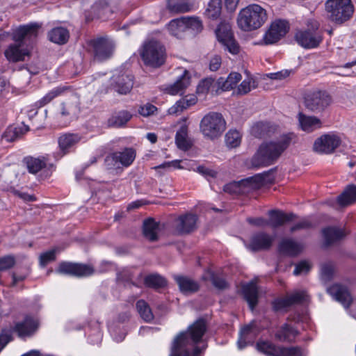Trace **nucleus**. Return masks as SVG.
<instances>
[{"label": "nucleus", "mask_w": 356, "mask_h": 356, "mask_svg": "<svg viewBox=\"0 0 356 356\" xmlns=\"http://www.w3.org/2000/svg\"><path fill=\"white\" fill-rule=\"evenodd\" d=\"M206 331V321L202 318L197 320L188 327L187 331L181 332L175 339L170 356H189V347H194L193 355L198 356L207 348V345H203L202 348L195 345L202 341Z\"/></svg>", "instance_id": "1"}, {"label": "nucleus", "mask_w": 356, "mask_h": 356, "mask_svg": "<svg viewBox=\"0 0 356 356\" xmlns=\"http://www.w3.org/2000/svg\"><path fill=\"white\" fill-rule=\"evenodd\" d=\"M295 135L292 133L281 136L276 141L263 143L251 160L254 168L272 165L289 146Z\"/></svg>", "instance_id": "2"}, {"label": "nucleus", "mask_w": 356, "mask_h": 356, "mask_svg": "<svg viewBox=\"0 0 356 356\" xmlns=\"http://www.w3.org/2000/svg\"><path fill=\"white\" fill-rule=\"evenodd\" d=\"M40 26L37 23H31L19 26L13 33L15 43L10 44L5 51L6 57L13 62L24 60L29 56V51L24 47V40L35 38Z\"/></svg>", "instance_id": "3"}, {"label": "nucleus", "mask_w": 356, "mask_h": 356, "mask_svg": "<svg viewBox=\"0 0 356 356\" xmlns=\"http://www.w3.org/2000/svg\"><path fill=\"white\" fill-rule=\"evenodd\" d=\"M266 19V10L261 6L253 3L240 11L237 22L240 29L250 31L261 27Z\"/></svg>", "instance_id": "4"}, {"label": "nucleus", "mask_w": 356, "mask_h": 356, "mask_svg": "<svg viewBox=\"0 0 356 356\" xmlns=\"http://www.w3.org/2000/svg\"><path fill=\"white\" fill-rule=\"evenodd\" d=\"M140 55L146 66L158 68L165 63V49L161 42L151 40L143 44Z\"/></svg>", "instance_id": "5"}, {"label": "nucleus", "mask_w": 356, "mask_h": 356, "mask_svg": "<svg viewBox=\"0 0 356 356\" xmlns=\"http://www.w3.org/2000/svg\"><path fill=\"white\" fill-rule=\"evenodd\" d=\"M200 129L205 138L214 140L219 138L225 131L226 122L222 114L210 112L202 119Z\"/></svg>", "instance_id": "6"}, {"label": "nucleus", "mask_w": 356, "mask_h": 356, "mask_svg": "<svg viewBox=\"0 0 356 356\" xmlns=\"http://www.w3.org/2000/svg\"><path fill=\"white\" fill-rule=\"evenodd\" d=\"M296 40L305 49L318 47L323 40V33L319 30V24L316 20H309L305 30L298 31L295 35Z\"/></svg>", "instance_id": "7"}, {"label": "nucleus", "mask_w": 356, "mask_h": 356, "mask_svg": "<svg viewBox=\"0 0 356 356\" xmlns=\"http://www.w3.org/2000/svg\"><path fill=\"white\" fill-rule=\"evenodd\" d=\"M135 158L136 151L133 148H125L123 151L107 155L104 164L107 170L118 174L122 172L124 168L130 166Z\"/></svg>", "instance_id": "8"}, {"label": "nucleus", "mask_w": 356, "mask_h": 356, "mask_svg": "<svg viewBox=\"0 0 356 356\" xmlns=\"http://www.w3.org/2000/svg\"><path fill=\"white\" fill-rule=\"evenodd\" d=\"M325 9L330 19L338 24L348 20L354 12L350 0H327Z\"/></svg>", "instance_id": "9"}, {"label": "nucleus", "mask_w": 356, "mask_h": 356, "mask_svg": "<svg viewBox=\"0 0 356 356\" xmlns=\"http://www.w3.org/2000/svg\"><path fill=\"white\" fill-rule=\"evenodd\" d=\"M332 102L331 95L325 90H314L305 97L307 109L315 114L325 112Z\"/></svg>", "instance_id": "10"}, {"label": "nucleus", "mask_w": 356, "mask_h": 356, "mask_svg": "<svg viewBox=\"0 0 356 356\" xmlns=\"http://www.w3.org/2000/svg\"><path fill=\"white\" fill-rule=\"evenodd\" d=\"M264 182V175L258 174L239 181H234L226 184L224 191L231 194L245 193L250 190L259 188Z\"/></svg>", "instance_id": "11"}, {"label": "nucleus", "mask_w": 356, "mask_h": 356, "mask_svg": "<svg viewBox=\"0 0 356 356\" xmlns=\"http://www.w3.org/2000/svg\"><path fill=\"white\" fill-rule=\"evenodd\" d=\"M216 35L218 42L223 46L225 50L234 55L239 53L240 46L234 39L229 23L221 22L216 30Z\"/></svg>", "instance_id": "12"}, {"label": "nucleus", "mask_w": 356, "mask_h": 356, "mask_svg": "<svg viewBox=\"0 0 356 356\" xmlns=\"http://www.w3.org/2000/svg\"><path fill=\"white\" fill-rule=\"evenodd\" d=\"M89 51L94 59L103 61L111 58L113 53L114 44L106 38H97L88 42Z\"/></svg>", "instance_id": "13"}, {"label": "nucleus", "mask_w": 356, "mask_h": 356, "mask_svg": "<svg viewBox=\"0 0 356 356\" xmlns=\"http://www.w3.org/2000/svg\"><path fill=\"white\" fill-rule=\"evenodd\" d=\"M289 29V23L285 20L278 19L273 22L264 36L266 44L277 42L284 37Z\"/></svg>", "instance_id": "14"}, {"label": "nucleus", "mask_w": 356, "mask_h": 356, "mask_svg": "<svg viewBox=\"0 0 356 356\" xmlns=\"http://www.w3.org/2000/svg\"><path fill=\"white\" fill-rule=\"evenodd\" d=\"M341 143L340 138L334 134H327L318 138L314 143L315 152L330 154L337 148Z\"/></svg>", "instance_id": "15"}, {"label": "nucleus", "mask_w": 356, "mask_h": 356, "mask_svg": "<svg viewBox=\"0 0 356 356\" xmlns=\"http://www.w3.org/2000/svg\"><path fill=\"white\" fill-rule=\"evenodd\" d=\"M56 271L60 274L85 277L91 275L94 273V269L90 265L64 261L59 264Z\"/></svg>", "instance_id": "16"}, {"label": "nucleus", "mask_w": 356, "mask_h": 356, "mask_svg": "<svg viewBox=\"0 0 356 356\" xmlns=\"http://www.w3.org/2000/svg\"><path fill=\"white\" fill-rule=\"evenodd\" d=\"M307 294L305 291H298L275 300L273 303L275 311H279L293 305L301 304L307 301Z\"/></svg>", "instance_id": "17"}, {"label": "nucleus", "mask_w": 356, "mask_h": 356, "mask_svg": "<svg viewBox=\"0 0 356 356\" xmlns=\"http://www.w3.org/2000/svg\"><path fill=\"white\" fill-rule=\"evenodd\" d=\"M274 238L266 232H259L252 236L248 248L252 252L268 250Z\"/></svg>", "instance_id": "18"}, {"label": "nucleus", "mask_w": 356, "mask_h": 356, "mask_svg": "<svg viewBox=\"0 0 356 356\" xmlns=\"http://www.w3.org/2000/svg\"><path fill=\"white\" fill-rule=\"evenodd\" d=\"M196 215L186 213L179 216L175 222V231L179 234H188L196 227Z\"/></svg>", "instance_id": "19"}, {"label": "nucleus", "mask_w": 356, "mask_h": 356, "mask_svg": "<svg viewBox=\"0 0 356 356\" xmlns=\"http://www.w3.org/2000/svg\"><path fill=\"white\" fill-rule=\"evenodd\" d=\"M327 293L337 301L341 303L345 308L353 303V298L347 287L339 284L332 285L327 289Z\"/></svg>", "instance_id": "20"}, {"label": "nucleus", "mask_w": 356, "mask_h": 356, "mask_svg": "<svg viewBox=\"0 0 356 356\" xmlns=\"http://www.w3.org/2000/svg\"><path fill=\"white\" fill-rule=\"evenodd\" d=\"M268 213L269 216L268 224L272 228L283 226L286 222L292 221L296 217L293 213H286L277 209L270 210Z\"/></svg>", "instance_id": "21"}, {"label": "nucleus", "mask_w": 356, "mask_h": 356, "mask_svg": "<svg viewBox=\"0 0 356 356\" xmlns=\"http://www.w3.org/2000/svg\"><path fill=\"white\" fill-rule=\"evenodd\" d=\"M303 248L304 246L302 243L292 238H283L278 245L280 253L291 257L299 254L302 251Z\"/></svg>", "instance_id": "22"}, {"label": "nucleus", "mask_w": 356, "mask_h": 356, "mask_svg": "<svg viewBox=\"0 0 356 356\" xmlns=\"http://www.w3.org/2000/svg\"><path fill=\"white\" fill-rule=\"evenodd\" d=\"M242 293L244 299L248 302L252 311L258 303L259 291L256 283L251 281L243 285Z\"/></svg>", "instance_id": "23"}, {"label": "nucleus", "mask_w": 356, "mask_h": 356, "mask_svg": "<svg viewBox=\"0 0 356 356\" xmlns=\"http://www.w3.org/2000/svg\"><path fill=\"white\" fill-rule=\"evenodd\" d=\"M299 125L302 130L310 133L321 127V120L316 116H310L299 113L298 115Z\"/></svg>", "instance_id": "24"}, {"label": "nucleus", "mask_w": 356, "mask_h": 356, "mask_svg": "<svg viewBox=\"0 0 356 356\" xmlns=\"http://www.w3.org/2000/svg\"><path fill=\"white\" fill-rule=\"evenodd\" d=\"M134 80L131 74H123L114 79V88L121 95H127L133 88Z\"/></svg>", "instance_id": "25"}, {"label": "nucleus", "mask_w": 356, "mask_h": 356, "mask_svg": "<svg viewBox=\"0 0 356 356\" xmlns=\"http://www.w3.org/2000/svg\"><path fill=\"white\" fill-rule=\"evenodd\" d=\"M298 334V332L297 330L290 325L284 323L277 329L275 337L281 342H292Z\"/></svg>", "instance_id": "26"}, {"label": "nucleus", "mask_w": 356, "mask_h": 356, "mask_svg": "<svg viewBox=\"0 0 356 356\" xmlns=\"http://www.w3.org/2000/svg\"><path fill=\"white\" fill-rule=\"evenodd\" d=\"M38 328V323L31 318H26L23 322L16 323L14 331L19 337L31 336Z\"/></svg>", "instance_id": "27"}, {"label": "nucleus", "mask_w": 356, "mask_h": 356, "mask_svg": "<svg viewBox=\"0 0 356 356\" xmlns=\"http://www.w3.org/2000/svg\"><path fill=\"white\" fill-rule=\"evenodd\" d=\"M81 140V137L76 134H64L58 139V145L60 149L63 154L69 152L70 149L77 144Z\"/></svg>", "instance_id": "28"}, {"label": "nucleus", "mask_w": 356, "mask_h": 356, "mask_svg": "<svg viewBox=\"0 0 356 356\" xmlns=\"http://www.w3.org/2000/svg\"><path fill=\"white\" fill-rule=\"evenodd\" d=\"M174 279L178 284L180 291L184 293H192L199 290V284L197 282L189 277L175 275Z\"/></svg>", "instance_id": "29"}, {"label": "nucleus", "mask_w": 356, "mask_h": 356, "mask_svg": "<svg viewBox=\"0 0 356 356\" xmlns=\"http://www.w3.org/2000/svg\"><path fill=\"white\" fill-rule=\"evenodd\" d=\"M190 85V76L187 70L177 79V81L170 86L166 90L168 93L175 95L182 94L183 91Z\"/></svg>", "instance_id": "30"}, {"label": "nucleus", "mask_w": 356, "mask_h": 356, "mask_svg": "<svg viewBox=\"0 0 356 356\" xmlns=\"http://www.w3.org/2000/svg\"><path fill=\"white\" fill-rule=\"evenodd\" d=\"M323 235L326 245H330L342 239L345 236L344 232L335 227H328L323 229Z\"/></svg>", "instance_id": "31"}, {"label": "nucleus", "mask_w": 356, "mask_h": 356, "mask_svg": "<svg viewBox=\"0 0 356 356\" xmlns=\"http://www.w3.org/2000/svg\"><path fill=\"white\" fill-rule=\"evenodd\" d=\"M132 118V114L125 110L115 113L108 120V125L113 127H124Z\"/></svg>", "instance_id": "32"}, {"label": "nucleus", "mask_w": 356, "mask_h": 356, "mask_svg": "<svg viewBox=\"0 0 356 356\" xmlns=\"http://www.w3.org/2000/svg\"><path fill=\"white\" fill-rule=\"evenodd\" d=\"M338 203L346 207L356 202V185L347 186L343 192L337 198Z\"/></svg>", "instance_id": "33"}, {"label": "nucleus", "mask_w": 356, "mask_h": 356, "mask_svg": "<svg viewBox=\"0 0 356 356\" xmlns=\"http://www.w3.org/2000/svg\"><path fill=\"white\" fill-rule=\"evenodd\" d=\"M29 130V126L24 123L17 127H10L3 134V138L7 142H13L21 138Z\"/></svg>", "instance_id": "34"}, {"label": "nucleus", "mask_w": 356, "mask_h": 356, "mask_svg": "<svg viewBox=\"0 0 356 356\" xmlns=\"http://www.w3.org/2000/svg\"><path fill=\"white\" fill-rule=\"evenodd\" d=\"M69 37V31L63 27L54 28L48 33L49 40L58 44H65L68 41Z\"/></svg>", "instance_id": "35"}, {"label": "nucleus", "mask_w": 356, "mask_h": 356, "mask_svg": "<svg viewBox=\"0 0 356 356\" xmlns=\"http://www.w3.org/2000/svg\"><path fill=\"white\" fill-rule=\"evenodd\" d=\"M241 78L242 76L241 74L238 72H232L229 74L227 79L220 77L217 81V83L218 88H221L223 91H226L234 88L241 81Z\"/></svg>", "instance_id": "36"}, {"label": "nucleus", "mask_w": 356, "mask_h": 356, "mask_svg": "<svg viewBox=\"0 0 356 356\" xmlns=\"http://www.w3.org/2000/svg\"><path fill=\"white\" fill-rule=\"evenodd\" d=\"M159 225L152 218L147 219L143 222V234L150 241L158 239Z\"/></svg>", "instance_id": "37"}, {"label": "nucleus", "mask_w": 356, "mask_h": 356, "mask_svg": "<svg viewBox=\"0 0 356 356\" xmlns=\"http://www.w3.org/2000/svg\"><path fill=\"white\" fill-rule=\"evenodd\" d=\"M168 9L172 13L188 12L191 8L190 0H168Z\"/></svg>", "instance_id": "38"}, {"label": "nucleus", "mask_w": 356, "mask_h": 356, "mask_svg": "<svg viewBox=\"0 0 356 356\" xmlns=\"http://www.w3.org/2000/svg\"><path fill=\"white\" fill-rule=\"evenodd\" d=\"M187 137L188 127L186 125H182L177 131L175 136V143L180 149L187 150L191 147V144Z\"/></svg>", "instance_id": "39"}, {"label": "nucleus", "mask_w": 356, "mask_h": 356, "mask_svg": "<svg viewBox=\"0 0 356 356\" xmlns=\"http://www.w3.org/2000/svg\"><path fill=\"white\" fill-rule=\"evenodd\" d=\"M196 103V98L193 96H186L184 98L177 101L176 104L168 109V113L171 115L177 114L182 112L189 106Z\"/></svg>", "instance_id": "40"}, {"label": "nucleus", "mask_w": 356, "mask_h": 356, "mask_svg": "<svg viewBox=\"0 0 356 356\" xmlns=\"http://www.w3.org/2000/svg\"><path fill=\"white\" fill-rule=\"evenodd\" d=\"M257 349L268 356H279L280 347H277L268 341L260 340L257 343Z\"/></svg>", "instance_id": "41"}, {"label": "nucleus", "mask_w": 356, "mask_h": 356, "mask_svg": "<svg viewBox=\"0 0 356 356\" xmlns=\"http://www.w3.org/2000/svg\"><path fill=\"white\" fill-rule=\"evenodd\" d=\"M24 163L26 165L29 172L35 174L46 166V163L43 159L28 156L24 159Z\"/></svg>", "instance_id": "42"}, {"label": "nucleus", "mask_w": 356, "mask_h": 356, "mask_svg": "<svg viewBox=\"0 0 356 356\" xmlns=\"http://www.w3.org/2000/svg\"><path fill=\"white\" fill-rule=\"evenodd\" d=\"M69 89L67 86H58L51 91H49L45 96L41 98L39 101L36 102V104L40 107L44 106V105L51 102L54 98L58 96L61 95L65 91Z\"/></svg>", "instance_id": "43"}, {"label": "nucleus", "mask_w": 356, "mask_h": 356, "mask_svg": "<svg viewBox=\"0 0 356 356\" xmlns=\"http://www.w3.org/2000/svg\"><path fill=\"white\" fill-rule=\"evenodd\" d=\"M221 0H210L204 12V15L209 19H217L221 14Z\"/></svg>", "instance_id": "44"}, {"label": "nucleus", "mask_w": 356, "mask_h": 356, "mask_svg": "<svg viewBox=\"0 0 356 356\" xmlns=\"http://www.w3.org/2000/svg\"><path fill=\"white\" fill-rule=\"evenodd\" d=\"M183 17L172 19L168 24V30L172 35L177 38H181L182 34L186 31V24Z\"/></svg>", "instance_id": "45"}, {"label": "nucleus", "mask_w": 356, "mask_h": 356, "mask_svg": "<svg viewBox=\"0 0 356 356\" xmlns=\"http://www.w3.org/2000/svg\"><path fill=\"white\" fill-rule=\"evenodd\" d=\"M136 309L140 317L146 322H150L154 318V315L149 305L143 300H139L136 302Z\"/></svg>", "instance_id": "46"}, {"label": "nucleus", "mask_w": 356, "mask_h": 356, "mask_svg": "<svg viewBox=\"0 0 356 356\" xmlns=\"http://www.w3.org/2000/svg\"><path fill=\"white\" fill-rule=\"evenodd\" d=\"M145 283L149 287L159 289L165 286L167 281L163 277L158 274H152L145 278Z\"/></svg>", "instance_id": "47"}, {"label": "nucleus", "mask_w": 356, "mask_h": 356, "mask_svg": "<svg viewBox=\"0 0 356 356\" xmlns=\"http://www.w3.org/2000/svg\"><path fill=\"white\" fill-rule=\"evenodd\" d=\"M74 112L75 108L72 104L62 103L58 115L64 120V124H67L72 119Z\"/></svg>", "instance_id": "48"}, {"label": "nucleus", "mask_w": 356, "mask_h": 356, "mask_svg": "<svg viewBox=\"0 0 356 356\" xmlns=\"http://www.w3.org/2000/svg\"><path fill=\"white\" fill-rule=\"evenodd\" d=\"M241 135L236 130H229L225 135L226 145L231 147H236L241 144Z\"/></svg>", "instance_id": "49"}, {"label": "nucleus", "mask_w": 356, "mask_h": 356, "mask_svg": "<svg viewBox=\"0 0 356 356\" xmlns=\"http://www.w3.org/2000/svg\"><path fill=\"white\" fill-rule=\"evenodd\" d=\"M213 82L214 79L211 77L202 79L197 86V93L198 95H206Z\"/></svg>", "instance_id": "50"}, {"label": "nucleus", "mask_w": 356, "mask_h": 356, "mask_svg": "<svg viewBox=\"0 0 356 356\" xmlns=\"http://www.w3.org/2000/svg\"><path fill=\"white\" fill-rule=\"evenodd\" d=\"M92 10L97 17H101L108 10V3L105 0H99L92 6Z\"/></svg>", "instance_id": "51"}, {"label": "nucleus", "mask_w": 356, "mask_h": 356, "mask_svg": "<svg viewBox=\"0 0 356 356\" xmlns=\"http://www.w3.org/2000/svg\"><path fill=\"white\" fill-rule=\"evenodd\" d=\"M15 265V258L13 255H6L0 257V271H5L12 268Z\"/></svg>", "instance_id": "52"}, {"label": "nucleus", "mask_w": 356, "mask_h": 356, "mask_svg": "<svg viewBox=\"0 0 356 356\" xmlns=\"http://www.w3.org/2000/svg\"><path fill=\"white\" fill-rule=\"evenodd\" d=\"M56 249L43 252L40 256V264L44 267L47 264L56 259Z\"/></svg>", "instance_id": "53"}, {"label": "nucleus", "mask_w": 356, "mask_h": 356, "mask_svg": "<svg viewBox=\"0 0 356 356\" xmlns=\"http://www.w3.org/2000/svg\"><path fill=\"white\" fill-rule=\"evenodd\" d=\"M321 279L324 282L330 281L334 273V267L331 264H324L321 266Z\"/></svg>", "instance_id": "54"}, {"label": "nucleus", "mask_w": 356, "mask_h": 356, "mask_svg": "<svg viewBox=\"0 0 356 356\" xmlns=\"http://www.w3.org/2000/svg\"><path fill=\"white\" fill-rule=\"evenodd\" d=\"M303 352L300 347L280 348L279 356H302Z\"/></svg>", "instance_id": "55"}, {"label": "nucleus", "mask_w": 356, "mask_h": 356, "mask_svg": "<svg viewBox=\"0 0 356 356\" xmlns=\"http://www.w3.org/2000/svg\"><path fill=\"white\" fill-rule=\"evenodd\" d=\"M184 22L186 24V31L188 29H192L193 30L199 31L202 29V23L197 19L195 17H183Z\"/></svg>", "instance_id": "56"}, {"label": "nucleus", "mask_w": 356, "mask_h": 356, "mask_svg": "<svg viewBox=\"0 0 356 356\" xmlns=\"http://www.w3.org/2000/svg\"><path fill=\"white\" fill-rule=\"evenodd\" d=\"M252 330V325H248L245 326L241 330V336L238 341V346L239 349H242L245 348L247 346L246 339L248 337V335L250 333Z\"/></svg>", "instance_id": "57"}, {"label": "nucleus", "mask_w": 356, "mask_h": 356, "mask_svg": "<svg viewBox=\"0 0 356 356\" xmlns=\"http://www.w3.org/2000/svg\"><path fill=\"white\" fill-rule=\"evenodd\" d=\"M156 111L157 108L150 103H147L144 105H142L138 108V113L143 117H149L152 115Z\"/></svg>", "instance_id": "58"}, {"label": "nucleus", "mask_w": 356, "mask_h": 356, "mask_svg": "<svg viewBox=\"0 0 356 356\" xmlns=\"http://www.w3.org/2000/svg\"><path fill=\"white\" fill-rule=\"evenodd\" d=\"M210 279L213 285L218 289H225L228 287L225 280L214 273H211Z\"/></svg>", "instance_id": "59"}, {"label": "nucleus", "mask_w": 356, "mask_h": 356, "mask_svg": "<svg viewBox=\"0 0 356 356\" xmlns=\"http://www.w3.org/2000/svg\"><path fill=\"white\" fill-rule=\"evenodd\" d=\"M312 227V222L308 219L304 218V219L301 220L300 221H299L298 222L293 225L290 228V232L293 233V232H295L298 230L308 229L311 228Z\"/></svg>", "instance_id": "60"}, {"label": "nucleus", "mask_w": 356, "mask_h": 356, "mask_svg": "<svg viewBox=\"0 0 356 356\" xmlns=\"http://www.w3.org/2000/svg\"><path fill=\"white\" fill-rule=\"evenodd\" d=\"M266 123L259 122L256 123L252 128V134L257 138H261L264 135V131L267 128Z\"/></svg>", "instance_id": "61"}, {"label": "nucleus", "mask_w": 356, "mask_h": 356, "mask_svg": "<svg viewBox=\"0 0 356 356\" xmlns=\"http://www.w3.org/2000/svg\"><path fill=\"white\" fill-rule=\"evenodd\" d=\"M310 265L306 261H302L298 263L294 269L293 274L295 275H299L304 273H307L310 270Z\"/></svg>", "instance_id": "62"}, {"label": "nucleus", "mask_w": 356, "mask_h": 356, "mask_svg": "<svg viewBox=\"0 0 356 356\" xmlns=\"http://www.w3.org/2000/svg\"><path fill=\"white\" fill-rule=\"evenodd\" d=\"M222 60L220 56H214L212 57L210 60L209 63V69L211 71L215 72L217 71L221 66Z\"/></svg>", "instance_id": "63"}, {"label": "nucleus", "mask_w": 356, "mask_h": 356, "mask_svg": "<svg viewBox=\"0 0 356 356\" xmlns=\"http://www.w3.org/2000/svg\"><path fill=\"white\" fill-rule=\"evenodd\" d=\"M250 89V81L245 79L239 85L238 88V93L240 95H245L249 92Z\"/></svg>", "instance_id": "64"}]
</instances>
